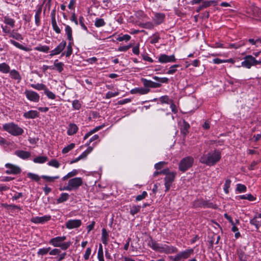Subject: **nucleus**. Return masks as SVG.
Segmentation results:
<instances>
[{
  "label": "nucleus",
  "mask_w": 261,
  "mask_h": 261,
  "mask_svg": "<svg viewBox=\"0 0 261 261\" xmlns=\"http://www.w3.org/2000/svg\"><path fill=\"white\" fill-rule=\"evenodd\" d=\"M140 26L144 29H152L154 27V24L152 22L149 21L145 23H141Z\"/></svg>",
  "instance_id": "49"
},
{
  "label": "nucleus",
  "mask_w": 261,
  "mask_h": 261,
  "mask_svg": "<svg viewBox=\"0 0 261 261\" xmlns=\"http://www.w3.org/2000/svg\"><path fill=\"white\" fill-rule=\"evenodd\" d=\"M39 113L35 110H30L23 114V117L26 119H34L38 117Z\"/></svg>",
  "instance_id": "18"
},
{
  "label": "nucleus",
  "mask_w": 261,
  "mask_h": 261,
  "mask_svg": "<svg viewBox=\"0 0 261 261\" xmlns=\"http://www.w3.org/2000/svg\"><path fill=\"white\" fill-rule=\"evenodd\" d=\"M73 41H69L68 44L67 46L66 50L62 53L61 56H66V57H69L72 53V44Z\"/></svg>",
  "instance_id": "25"
},
{
  "label": "nucleus",
  "mask_w": 261,
  "mask_h": 261,
  "mask_svg": "<svg viewBox=\"0 0 261 261\" xmlns=\"http://www.w3.org/2000/svg\"><path fill=\"white\" fill-rule=\"evenodd\" d=\"M4 22L6 24L11 26L12 28H13L15 25V20L9 17H5L4 18Z\"/></svg>",
  "instance_id": "41"
},
{
  "label": "nucleus",
  "mask_w": 261,
  "mask_h": 261,
  "mask_svg": "<svg viewBox=\"0 0 261 261\" xmlns=\"http://www.w3.org/2000/svg\"><path fill=\"white\" fill-rule=\"evenodd\" d=\"M66 236L57 237L51 239L49 243L55 247H60L62 250H67L71 245L70 241L65 242Z\"/></svg>",
  "instance_id": "3"
},
{
  "label": "nucleus",
  "mask_w": 261,
  "mask_h": 261,
  "mask_svg": "<svg viewBox=\"0 0 261 261\" xmlns=\"http://www.w3.org/2000/svg\"><path fill=\"white\" fill-rule=\"evenodd\" d=\"M221 158V154L219 150L215 149L206 154L202 155L199 161L207 166H214L218 162Z\"/></svg>",
  "instance_id": "1"
},
{
  "label": "nucleus",
  "mask_w": 261,
  "mask_h": 261,
  "mask_svg": "<svg viewBox=\"0 0 261 261\" xmlns=\"http://www.w3.org/2000/svg\"><path fill=\"white\" fill-rule=\"evenodd\" d=\"M3 128L4 130L14 136L21 135L24 132L22 128L13 122L4 124L3 125Z\"/></svg>",
  "instance_id": "5"
},
{
  "label": "nucleus",
  "mask_w": 261,
  "mask_h": 261,
  "mask_svg": "<svg viewBox=\"0 0 261 261\" xmlns=\"http://www.w3.org/2000/svg\"><path fill=\"white\" fill-rule=\"evenodd\" d=\"M51 25L53 27V29L54 31L57 33V34H60L61 33V30L60 29V28L58 27L57 21H51Z\"/></svg>",
  "instance_id": "52"
},
{
  "label": "nucleus",
  "mask_w": 261,
  "mask_h": 261,
  "mask_svg": "<svg viewBox=\"0 0 261 261\" xmlns=\"http://www.w3.org/2000/svg\"><path fill=\"white\" fill-rule=\"evenodd\" d=\"M236 190L239 193L245 192L247 191V188L244 185L238 184L237 185Z\"/></svg>",
  "instance_id": "50"
},
{
  "label": "nucleus",
  "mask_w": 261,
  "mask_h": 261,
  "mask_svg": "<svg viewBox=\"0 0 261 261\" xmlns=\"http://www.w3.org/2000/svg\"><path fill=\"white\" fill-rule=\"evenodd\" d=\"M83 184V179L81 177H74L70 179L66 186L60 187L59 190L62 191H74L77 190Z\"/></svg>",
  "instance_id": "4"
},
{
  "label": "nucleus",
  "mask_w": 261,
  "mask_h": 261,
  "mask_svg": "<svg viewBox=\"0 0 261 261\" xmlns=\"http://www.w3.org/2000/svg\"><path fill=\"white\" fill-rule=\"evenodd\" d=\"M190 128V125L185 121H184L183 125L181 128V133L184 135H187L188 133V129Z\"/></svg>",
  "instance_id": "45"
},
{
  "label": "nucleus",
  "mask_w": 261,
  "mask_h": 261,
  "mask_svg": "<svg viewBox=\"0 0 261 261\" xmlns=\"http://www.w3.org/2000/svg\"><path fill=\"white\" fill-rule=\"evenodd\" d=\"M47 157L45 156H39L33 160L34 163L42 164L47 160Z\"/></svg>",
  "instance_id": "37"
},
{
  "label": "nucleus",
  "mask_w": 261,
  "mask_h": 261,
  "mask_svg": "<svg viewBox=\"0 0 261 261\" xmlns=\"http://www.w3.org/2000/svg\"><path fill=\"white\" fill-rule=\"evenodd\" d=\"M10 67L6 63H0V72L3 73H8L10 72Z\"/></svg>",
  "instance_id": "29"
},
{
  "label": "nucleus",
  "mask_w": 261,
  "mask_h": 261,
  "mask_svg": "<svg viewBox=\"0 0 261 261\" xmlns=\"http://www.w3.org/2000/svg\"><path fill=\"white\" fill-rule=\"evenodd\" d=\"M159 62L162 64H165L167 63H173L176 60L175 57L174 55L168 56L166 54H161L158 58Z\"/></svg>",
  "instance_id": "10"
},
{
  "label": "nucleus",
  "mask_w": 261,
  "mask_h": 261,
  "mask_svg": "<svg viewBox=\"0 0 261 261\" xmlns=\"http://www.w3.org/2000/svg\"><path fill=\"white\" fill-rule=\"evenodd\" d=\"M77 126L74 123H70L68 125L67 133L69 136L75 134L78 130Z\"/></svg>",
  "instance_id": "21"
},
{
  "label": "nucleus",
  "mask_w": 261,
  "mask_h": 261,
  "mask_svg": "<svg viewBox=\"0 0 261 261\" xmlns=\"http://www.w3.org/2000/svg\"><path fill=\"white\" fill-rule=\"evenodd\" d=\"M66 42L65 40H62L59 45L53 50L50 52V56H54L58 55L60 53H62V51L65 49L66 46Z\"/></svg>",
  "instance_id": "12"
},
{
  "label": "nucleus",
  "mask_w": 261,
  "mask_h": 261,
  "mask_svg": "<svg viewBox=\"0 0 261 261\" xmlns=\"http://www.w3.org/2000/svg\"><path fill=\"white\" fill-rule=\"evenodd\" d=\"M69 198V195L67 193H62L57 199V203H61L67 201Z\"/></svg>",
  "instance_id": "26"
},
{
  "label": "nucleus",
  "mask_w": 261,
  "mask_h": 261,
  "mask_svg": "<svg viewBox=\"0 0 261 261\" xmlns=\"http://www.w3.org/2000/svg\"><path fill=\"white\" fill-rule=\"evenodd\" d=\"M176 172L175 171H172L171 174H169L167 176H166L164 178L165 181V192H168L170 189L173 182L174 181L175 176L176 175Z\"/></svg>",
  "instance_id": "8"
},
{
  "label": "nucleus",
  "mask_w": 261,
  "mask_h": 261,
  "mask_svg": "<svg viewBox=\"0 0 261 261\" xmlns=\"http://www.w3.org/2000/svg\"><path fill=\"white\" fill-rule=\"evenodd\" d=\"M82 224L81 220L74 219L69 220L67 221L66 226L68 229H71L79 227Z\"/></svg>",
  "instance_id": "16"
},
{
  "label": "nucleus",
  "mask_w": 261,
  "mask_h": 261,
  "mask_svg": "<svg viewBox=\"0 0 261 261\" xmlns=\"http://www.w3.org/2000/svg\"><path fill=\"white\" fill-rule=\"evenodd\" d=\"M24 94L27 98L30 101L33 102H38L40 96L39 94L35 91L32 90H25Z\"/></svg>",
  "instance_id": "14"
},
{
  "label": "nucleus",
  "mask_w": 261,
  "mask_h": 261,
  "mask_svg": "<svg viewBox=\"0 0 261 261\" xmlns=\"http://www.w3.org/2000/svg\"><path fill=\"white\" fill-rule=\"evenodd\" d=\"M10 43H11L12 44L14 45L17 48H18L19 49H20L21 50H24V51H31L32 50V49L31 48H29V47H27V46H24L23 45H22V44H20L19 43L15 41V40H10Z\"/></svg>",
  "instance_id": "24"
},
{
  "label": "nucleus",
  "mask_w": 261,
  "mask_h": 261,
  "mask_svg": "<svg viewBox=\"0 0 261 261\" xmlns=\"http://www.w3.org/2000/svg\"><path fill=\"white\" fill-rule=\"evenodd\" d=\"M258 218V216H255L253 219H251L250 221V223L251 225L255 226L256 229H258L260 227V223H261V221H259Z\"/></svg>",
  "instance_id": "36"
},
{
  "label": "nucleus",
  "mask_w": 261,
  "mask_h": 261,
  "mask_svg": "<svg viewBox=\"0 0 261 261\" xmlns=\"http://www.w3.org/2000/svg\"><path fill=\"white\" fill-rule=\"evenodd\" d=\"M27 176L29 178L34 180L35 181H39L40 179V178L38 175H37L36 174L33 173H30V172L28 173L27 174Z\"/></svg>",
  "instance_id": "56"
},
{
  "label": "nucleus",
  "mask_w": 261,
  "mask_h": 261,
  "mask_svg": "<svg viewBox=\"0 0 261 261\" xmlns=\"http://www.w3.org/2000/svg\"><path fill=\"white\" fill-rule=\"evenodd\" d=\"M147 195V193L146 191H143L141 194L138 195L136 197V201H140L143 199H144L146 196Z\"/></svg>",
  "instance_id": "63"
},
{
  "label": "nucleus",
  "mask_w": 261,
  "mask_h": 261,
  "mask_svg": "<svg viewBox=\"0 0 261 261\" xmlns=\"http://www.w3.org/2000/svg\"><path fill=\"white\" fill-rule=\"evenodd\" d=\"M231 182V181L229 179H227L225 180V184L224 185L223 190L226 194H228L229 193V188H230Z\"/></svg>",
  "instance_id": "48"
},
{
  "label": "nucleus",
  "mask_w": 261,
  "mask_h": 261,
  "mask_svg": "<svg viewBox=\"0 0 261 261\" xmlns=\"http://www.w3.org/2000/svg\"><path fill=\"white\" fill-rule=\"evenodd\" d=\"M167 164V163L165 162H160L154 165V168L156 170H160L162 169L165 165Z\"/></svg>",
  "instance_id": "64"
},
{
  "label": "nucleus",
  "mask_w": 261,
  "mask_h": 261,
  "mask_svg": "<svg viewBox=\"0 0 261 261\" xmlns=\"http://www.w3.org/2000/svg\"><path fill=\"white\" fill-rule=\"evenodd\" d=\"M204 207H208V208H216L217 207V205L215 204H213L212 202H211L209 201H205L204 203Z\"/></svg>",
  "instance_id": "60"
},
{
  "label": "nucleus",
  "mask_w": 261,
  "mask_h": 261,
  "mask_svg": "<svg viewBox=\"0 0 261 261\" xmlns=\"http://www.w3.org/2000/svg\"><path fill=\"white\" fill-rule=\"evenodd\" d=\"M97 258L98 261H105L103 256V252L101 244H99L97 252Z\"/></svg>",
  "instance_id": "35"
},
{
  "label": "nucleus",
  "mask_w": 261,
  "mask_h": 261,
  "mask_svg": "<svg viewBox=\"0 0 261 261\" xmlns=\"http://www.w3.org/2000/svg\"><path fill=\"white\" fill-rule=\"evenodd\" d=\"M255 58L251 55H248L245 57L244 60L241 63V66L250 69L254 66Z\"/></svg>",
  "instance_id": "11"
},
{
  "label": "nucleus",
  "mask_w": 261,
  "mask_h": 261,
  "mask_svg": "<svg viewBox=\"0 0 261 261\" xmlns=\"http://www.w3.org/2000/svg\"><path fill=\"white\" fill-rule=\"evenodd\" d=\"M194 254V249L190 248L178 252L175 256H169V258L173 261H184Z\"/></svg>",
  "instance_id": "6"
},
{
  "label": "nucleus",
  "mask_w": 261,
  "mask_h": 261,
  "mask_svg": "<svg viewBox=\"0 0 261 261\" xmlns=\"http://www.w3.org/2000/svg\"><path fill=\"white\" fill-rule=\"evenodd\" d=\"M148 245L153 250L161 253L172 254L178 252V249L176 247L165 244L158 243L153 240L149 242Z\"/></svg>",
  "instance_id": "2"
},
{
  "label": "nucleus",
  "mask_w": 261,
  "mask_h": 261,
  "mask_svg": "<svg viewBox=\"0 0 261 261\" xmlns=\"http://www.w3.org/2000/svg\"><path fill=\"white\" fill-rule=\"evenodd\" d=\"M250 11L252 12V15L254 17H259L260 14V10L256 6H253Z\"/></svg>",
  "instance_id": "43"
},
{
  "label": "nucleus",
  "mask_w": 261,
  "mask_h": 261,
  "mask_svg": "<svg viewBox=\"0 0 261 261\" xmlns=\"http://www.w3.org/2000/svg\"><path fill=\"white\" fill-rule=\"evenodd\" d=\"M165 19V15L163 13H156L153 19L155 25L162 23Z\"/></svg>",
  "instance_id": "20"
},
{
  "label": "nucleus",
  "mask_w": 261,
  "mask_h": 261,
  "mask_svg": "<svg viewBox=\"0 0 261 261\" xmlns=\"http://www.w3.org/2000/svg\"><path fill=\"white\" fill-rule=\"evenodd\" d=\"M65 28V34L67 35V39L69 41H73V38L72 37V29L70 26L67 24H64Z\"/></svg>",
  "instance_id": "23"
},
{
  "label": "nucleus",
  "mask_w": 261,
  "mask_h": 261,
  "mask_svg": "<svg viewBox=\"0 0 261 261\" xmlns=\"http://www.w3.org/2000/svg\"><path fill=\"white\" fill-rule=\"evenodd\" d=\"M42 178L45 179L47 181L51 182L53 181L55 179H58L59 176H48L46 175H43L42 176Z\"/></svg>",
  "instance_id": "59"
},
{
  "label": "nucleus",
  "mask_w": 261,
  "mask_h": 261,
  "mask_svg": "<svg viewBox=\"0 0 261 261\" xmlns=\"http://www.w3.org/2000/svg\"><path fill=\"white\" fill-rule=\"evenodd\" d=\"M10 74V76L11 79L17 80V82L19 83L21 80V77L18 71L16 70L15 69L10 70V72H9Z\"/></svg>",
  "instance_id": "22"
},
{
  "label": "nucleus",
  "mask_w": 261,
  "mask_h": 261,
  "mask_svg": "<svg viewBox=\"0 0 261 261\" xmlns=\"http://www.w3.org/2000/svg\"><path fill=\"white\" fill-rule=\"evenodd\" d=\"M94 24L95 27L99 28L104 26L106 24V22L102 18H96Z\"/></svg>",
  "instance_id": "47"
},
{
  "label": "nucleus",
  "mask_w": 261,
  "mask_h": 261,
  "mask_svg": "<svg viewBox=\"0 0 261 261\" xmlns=\"http://www.w3.org/2000/svg\"><path fill=\"white\" fill-rule=\"evenodd\" d=\"M72 107L74 110H79L81 107V103L79 100H74L72 101Z\"/></svg>",
  "instance_id": "55"
},
{
  "label": "nucleus",
  "mask_w": 261,
  "mask_h": 261,
  "mask_svg": "<svg viewBox=\"0 0 261 261\" xmlns=\"http://www.w3.org/2000/svg\"><path fill=\"white\" fill-rule=\"evenodd\" d=\"M204 200L198 199L195 200L193 203V206L195 207H204Z\"/></svg>",
  "instance_id": "54"
},
{
  "label": "nucleus",
  "mask_w": 261,
  "mask_h": 261,
  "mask_svg": "<svg viewBox=\"0 0 261 261\" xmlns=\"http://www.w3.org/2000/svg\"><path fill=\"white\" fill-rule=\"evenodd\" d=\"M51 249L50 247H46V248H42L39 249L37 254L38 255H44L47 254L50 250Z\"/></svg>",
  "instance_id": "42"
},
{
  "label": "nucleus",
  "mask_w": 261,
  "mask_h": 261,
  "mask_svg": "<svg viewBox=\"0 0 261 261\" xmlns=\"http://www.w3.org/2000/svg\"><path fill=\"white\" fill-rule=\"evenodd\" d=\"M150 90L148 88H136L134 89H133L130 90V93L132 94H140L141 95H144L150 92Z\"/></svg>",
  "instance_id": "17"
},
{
  "label": "nucleus",
  "mask_w": 261,
  "mask_h": 261,
  "mask_svg": "<svg viewBox=\"0 0 261 261\" xmlns=\"http://www.w3.org/2000/svg\"><path fill=\"white\" fill-rule=\"evenodd\" d=\"M48 165L50 166H53L55 168H59L60 166L59 162L56 160H52L48 163Z\"/></svg>",
  "instance_id": "58"
},
{
  "label": "nucleus",
  "mask_w": 261,
  "mask_h": 261,
  "mask_svg": "<svg viewBox=\"0 0 261 261\" xmlns=\"http://www.w3.org/2000/svg\"><path fill=\"white\" fill-rule=\"evenodd\" d=\"M44 92L49 99H55L56 98L55 94L51 91H49L47 88Z\"/></svg>",
  "instance_id": "51"
},
{
  "label": "nucleus",
  "mask_w": 261,
  "mask_h": 261,
  "mask_svg": "<svg viewBox=\"0 0 261 261\" xmlns=\"http://www.w3.org/2000/svg\"><path fill=\"white\" fill-rule=\"evenodd\" d=\"M35 50L43 52V53H47L49 50V47L47 45H39L35 47Z\"/></svg>",
  "instance_id": "38"
},
{
  "label": "nucleus",
  "mask_w": 261,
  "mask_h": 261,
  "mask_svg": "<svg viewBox=\"0 0 261 261\" xmlns=\"http://www.w3.org/2000/svg\"><path fill=\"white\" fill-rule=\"evenodd\" d=\"M51 219L50 215H45L42 217H34L31 218V221L35 224H43Z\"/></svg>",
  "instance_id": "15"
},
{
  "label": "nucleus",
  "mask_w": 261,
  "mask_h": 261,
  "mask_svg": "<svg viewBox=\"0 0 261 261\" xmlns=\"http://www.w3.org/2000/svg\"><path fill=\"white\" fill-rule=\"evenodd\" d=\"M194 162V159L191 156H187L182 159L179 164V170L181 172H185L192 167Z\"/></svg>",
  "instance_id": "7"
},
{
  "label": "nucleus",
  "mask_w": 261,
  "mask_h": 261,
  "mask_svg": "<svg viewBox=\"0 0 261 261\" xmlns=\"http://www.w3.org/2000/svg\"><path fill=\"white\" fill-rule=\"evenodd\" d=\"M141 82L145 88H157L161 87L162 85L159 83H155L151 80H148L144 78L141 79Z\"/></svg>",
  "instance_id": "13"
},
{
  "label": "nucleus",
  "mask_w": 261,
  "mask_h": 261,
  "mask_svg": "<svg viewBox=\"0 0 261 261\" xmlns=\"http://www.w3.org/2000/svg\"><path fill=\"white\" fill-rule=\"evenodd\" d=\"M178 67H179V65H178V64H175V65H172L171 66H170L169 69L167 72V74H174L177 71V69H176V68Z\"/></svg>",
  "instance_id": "53"
},
{
  "label": "nucleus",
  "mask_w": 261,
  "mask_h": 261,
  "mask_svg": "<svg viewBox=\"0 0 261 261\" xmlns=\"http://www.w3.org/2000/svg\"><path fill=\"white\" fill-rule=\"evenodd\" d=\"M5 167L7 169L5 171L7 174L16 175L20 173L21 171L19 167L10 163L6 164Z\"/></svg>",
  "instance_id": "9"
},
{
  "label": "nucleus",
  "mask_w": 261,
  "mask_h": 261,
  "mask_svg": "<svg viewBox=\"0 0 261 261\" xmlns=\"http://www.w3.org/2000/svg\"><path fill=\"white\" fill-rule=\"evenodd\" d=\"M78 174V171L76 169H74L71 172L68 173L66 175L63 176L62 178V180H65L68 178L74 177Z\"/></svg>",
  "instance_id": "34"
},
{
  "label": "nucleus",
  "mask_w": 261,
  "mask_h": 261,
  "mask_svg": "<svg viewBox=\"0 0 261 261\" xmlns=\"http://www.w3.org/2000/svg\"><path fill=\"white\" fill-rule=\"evenodd\" d=\"M9 37H12L18 41H21L23 39V38L22 36V35L20 33L16 32L14 30H13L12 32L10 33V34L9 35Z\"/></svg>",
  "instance_id": "30"
},
{
  "label": "nucleus",
  "mask_w": 261,
  "mask_h": 261,
  "mask_svg": "<svg viewBox=\"0 0 261 261\" xmlns=\"http://www.w3.org/2000/svg\"><path fill=\"white\" fill-rule=\"evenodd\" d=\"M109 241V234L105 228L102 229L101 241L105 245H107Z\"/></svg>",
  "instance_id": "28"
},
{
  "label": "nucleus",
  "mask_w": 261,
  "mask_h": 261,
  "mask_svg": "<svg viewBox=\"0 0 261 261\" xmlns=\"http://www.w3.org/2000/svg\"><path fill=\"white\" fill-rule=\"evenodd\" d=\"M104 126H105V125L103 124L101 125L96 126V127H95L94 128H93V129H92L88 133H87L84 137V140H86L87 138H88L92 134H93L95 132H96L98 131L99 130L101 129V128H102L104 127Z\"/></svg>",
  "instance_id": "27"
},
{
  "label": "nucleus",
  "mask_w": 261,
  "mask_h": 261,
  "mask_svg": "<svg viewBox=\"0 0 261 261\" xmlns=\"http://www.w3.org/2000/svg\"><path fill=\"white\" fill-rule=\"evenodd\" d=\"M58 60H56L54 63V66L56 70H57L59 72H61L64 68V64L62 62H58Z\"/></svg>",
  "instance_id": "40"
},
{
  "label": "nucleus",
  "mask_w": 261,
  "mask_h": 261,
  "mask_svg": "<svg viewBox=\"0 0 261 261\" xmlns=\"http://www.w3.org/2000/svg\"><path fill=\"white\" fill-rule=\"evenodd\" d=\"M91 253V249L90 247H88L86 249L85 253L84 255V258L85 260L89 259L90 257V255Z\"/></svg>",
  "instance_id": "62"
},
{
  "label": "nucleus",
  "mask_w": 261,
  "mask_h": 261,
  "mask_svg": "<svg viewBox=\"0 0 261 261\" xmlns=\"http://www.w3.org/2000/svg\"><path fill=\"white\" fill-rule=\"evenodd\" d=\"M31 86L34 89L38 90H43L44 91L46 88V86L43 84H31Z\"/></svg>",
  "instance_id": "44"
},
{
  "label": "nucleus",
  "mask_w": 261,
  "mask_h": 261,
  "mask_svg": "<svg viewBox=\"0 0 261 261\" xmlns=\"http://www.w3.org/2000/svg\"><path fill=\"white\" fill-rule=\"evenodd\" d=\"M130 38L131 37L129 35L125 34L123 35L122 36H119L117 38V40L120 42L123 41H128L130 39Z\"/></svg>",
  "instance_id": "57"
},
{
  "label": "nucleus",
  "mask_w": 261,
  "mask_h": 261,
  "mask_svg": "<svg viewBox=\"0 0 261 261\" xmlns=\"http://www.w3.org/2000/svg\"><path fill=\"white\" fill-rule=\"evenodd\" d=\"M160 39V36L158 34V33L154 34L152 36V38L151 39L150 41V43L151 44L156 43L159 42V40Z\"/></svg>",
  "instance_id": "61"
},
{
  "label": "nucleus",
  "mask_w": 261,
  "mask_h": 261,
  "mask_svg": "<svg viewBox=\"0 0 261 261\" xmlns=\"http://www.w3.org/2000/svg\"><path fill=\"white\" fill-rule=\"evenodd\" d=\"M214 3H215V1H203L202 2V4L199 6L197 11H199L200 10H202L204 8L208 7L210 6H211L212 4H213Z\"/></svg>",
  "instance_id": "32"
},
{
  "label": "nucleus",
  "mask_w": 261,
  "mask_h": 261,
  "mask_svg": "<svg viewBox=\"0 0 261 261\" xmlns=\"http://www.w3.org/2000/svg\"><path fill=\"white\" fill-rule=\"evenodd\" d=\"M245 41L242 40L237 43L229 44L228 48L238 49V48L245 45Z\"/></svg>",
  "instance_id": "31"
},
{
  "label": "nucleus",
  "mask_w": 261,
  "mask_h": 261,
  "mask_svg": "<svg viewBox=\"0 0 261 261\" xmlns=\"http://www.w3.org/2000/svg\"><path fill=\"white\" fill-rule=\"evenodd\" d=\"M15 154L23 160H26L31 156L30 152L23 150H16L15 152Z\"/></svg>",
  "instance_id": "19"
},
{
  "label": "nucleus",
  "mask_w": 261,
  "mask_h": 261,
  "mask_svg": "<svg viewBox=\"0 0 261 261\" xmlns=\"http://www.w3.org/2000/svg\"><path fill=\"white\" fill-rule=\"evenodd\" d=\"M74 147H75V144L72 143L70 144L69 145H67V146L65 147L64 148H63L62 152L63 153H64V154L67 153L68 152H69L70 150L73 149L74 148Z\"/></svg>",
  "instance_id": "46"
},
{
  "label": "nucleus",
  "mask_w": 261,
  "mask_h": 261,
  "mask_svg": "<svg viewBox=\"0 0 261 261\" xmlns=\"http://www.w3.org/2000/svg\"><path fill=\"white\" fill-rule=\"evenodd\" d=\"M141 209V206L134 205L130 207V214L134 216L135 214L139 213Z\"/></svg>",
  "instance_id": "39"
},
{
  "label": "nucleus",
  "mask_w": 261,
  "mask_h": 261,
  "mask_svg": "<svg viewBox=\"0 0 261 261\" xmlns=\"http://www.w3.org/2000/svg\"><path fill=\"white\" fill-rule=\"evenodd\" d=\"M41 14V9L40 8L36 11L35 15V21L37 26H39L40 24V16Z\"/></svg>",
  "instance_id": "33"
}]
</instances>
